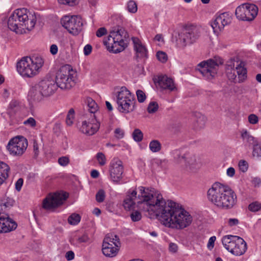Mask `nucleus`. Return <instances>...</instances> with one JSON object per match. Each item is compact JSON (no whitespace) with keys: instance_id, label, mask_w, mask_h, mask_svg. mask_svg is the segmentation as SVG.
<instances>
[{"instance_id":"nucleus-1","label":"nucleus","mask_w":261,"mask_h":261,"mask_svg":"<svg viewBox=\"0 0 261 261\" xmlns=\"http://www.w3.org/2000/svg\"><path fill=\"white\" fill-rule=\"evenodd\" d=\"M156 218L165 226L182 229L189 226L193 221L191 215L178 204L168 201Z\"/></svg>"},{"instance_id":"nucleus-2","label":"nucleus","mask_w":261,"mask_h":261,"mask_svg":"<svg viewBox=\"0 0 261 261\" xmlns=\"http://www.w3.org/2000/svg\"><path fill=\"white\" fill-rule=\"evenodd\" d=\"M208 200L217 207L229 210L236 204L237 198L234 192L228 186L220 182L214 183L207 192Z\"/></svg>"},{"instance_id":"nucleus-3","label":"nucleus","mask_w":261,"mask_h":261,"mask_svg":"<svg viewBox=\"0 0 261 261\" xmlns=\"http://www.w3.org/2000/svg\"><path fill=\"white\" fill-rule=\"evenodd\" d=\"M139 194L138 199L140 200L138 204H143L146 206L144 207V211H146L150 215V218L159 216L162 208L166 205V202L162 198V196L154 194V189L146 188L141 186L138 188Z\"/></svg>"},{"instance_id":"nucleus-4","label":"nucleus","mask_w":261,"mask_h":261,"mask_svg":"<svg viewBox=\"0 0 261 261\" xmlns=\"http://www.w3.org/2000/svg\"><path fill=\"white\" fill-rule=\"evenodd\" d=\"M36 18L25 8L15 10L8 20V28L17 34L32 30L36 24Z\"/></svg>"},{"instance_id":"nucleus-5","label":"nucleus","mask_w":261,"mask_h":261,"mask_svg":"<svg viewBox=\"0 0 261 261\" xmlns=\"http://www.w3.org/2000/svg\"><path fill=\"white\" fill-rule=\"evenodd\" d=\"M129 35L125 30L117 26L110 31L108 37L103 40L107 49L116 54L123 51L127 46Z\"/></svg>"},{"instance_id":"nucleus-6","label":"nucleus","mask_w":261,"mask_h":261,"mask_svg":"<svg viewBox=\"0 0 261 261\" xmlns=\"http://www.w3.org/2000/svg\"><path fill=\"white\" fill-rule=\"evenodd\" d=\"M44 64L40 56L25 57L17 63V70L23 77H32L37 75Z\"/></svg>"},{"instance_id":"nucleus-7","label":"nucleus","mask_w":261,"mask_h":261,"mask_svg":"<svg viewBox=\"0 0 261 261\" xmlns=\"http://www.w3.org/2000/svg\"><path fill=\"white\" fill-rule=\"evenodd\" d=\"M199 36L198 29L193 25L186 26L180 32L175 34L176 44L181 48L194 43Z\"/></svg>"},{"instance_id":"nucleus-8","label":"nucleus","mask_w":261,"mask_h":261,"mask_svg":"<svg viewBox=\"0 0 261 261\" xmlns=\"http://www.w3.org/2000/svg\"><path fill=\"white\" fill-rule=\"evenodd\" d=\"M223 64V60L215 56L199 63L197 69L206 80H211L217 75L219 66Z\"/></svg>"},{"instance_id":"nucleus-9","label":"nucleus","mask_w":261,"mask_h":261,"mask_svg":"<svg viewBox=\"0 0 261 261\" xmlns=\"http://www.w3.org/2000/svg\"><path fill=\"white\" fill-rule=\"evenodd\" d=\"M222 242L226 250L236 256H240L247 250V244L241 237L228 235L222 238Z\"/></svg>"},{"instance_id":"nucleus-10","label":"nucleus","mask_w":261,"mask_h":261,"mask_svg":"<svg viewBox=\"0 0 261 261\" xmlns=\"http://www.w3.org/2000/svg\"><path fill=\"white\" fill-rule=\"evenodd\" d=\"M116 97L119 112L126 114L134 111L136 102L134 96L125 87H122L117 92Z\"/></svg>"},{"instance_id":"nucleus-11","label":"nucleus","mask_w":261,"mask_h":261,"mask_svg":"<svg viewBox=\"0 0 261 261\" xmlns=\"http://www.w3.org/2000/svg\"><path fill=\"white\" fill-rule=\"evenodd\" d=\"M121 243L117 235L108 234L104 238L102 245L103 254L108 257H115L120 249Z\"/></svg>"},{"instance_id":"nucleus-12","label":"nucleus","mask_w":261,"mask_h":261,"mask_svg":"<svg viewBox=\"0 0 261 261\" xmlns=\"http://www.w3.org/2000/svg\"><path fill=\"white\" fill-rule=\"evenodd\" d=\"M258 13L257 7L252 4L245 3L238 6L235 11L237 18L241 20H253Z\"/></svg>"},{"instance_id":"nucleus-13","label":"nucleus","mask_w":261,"mask_h":261,"mask_svg":"<svg viewBox=\"0 0 261 261\" xmlns=\"http://www.w3.org/2000/svg\"><path fill=\"white\" fill-rule=\"evenodd\" d=\"M61 22L62 26L73 35H78L82 30L83 24L80 16H64L61 19Z\"/></svg>"},{"instance_id":"nucleus-14","label":"nucleus","mask_w":261,"mask_h":261,"mask_svg":"<svg viewBox=\"0 0 261 261\" xmlns=\"http://www.w3.org/2000/svg\"><path fill=\"white\" fill-rule=\"evenodd\" d=\"M56 85L62 89H70L75 85L74 76L66 67H62L57 73Z\"/></svg>"},{"instance_id":"nucleus-15","label":"nucleus","mask_w":261,"mask_h":261,"mask_svg":"<svg viewBox=\"0 0 261 261\" xmlns=\"http://www.w3.org/2000/svg\"><path fill=\"white\" fill-rule=\"evenodd\" d=\"M28 145L27 139L23 136H18L9 141L7 148L11 155L21 156L26 150Z\"/></svg>"},{"instance_id":"nucleus-16","label":"nucleus","mask_w":261,"mask_h":261,"mask_svg":"<svg viewBox=\"0 0 261 261\" xmlns=\"http://www.w3.org/2000/svg\"><path fill=\"white\" fill-rule=\"evenodd\" d=\"M68 198L66 193L56 192L49 194L43 201L42 207L43 208L49 210L58 207L62 204L63 201Z\"/></svg>"},{"instance_id":"nucleus-17","label":"nucleus","mask_w":261,"mask_h":261,"mask_svg":"<svg viewBox=\"0 0 261 261\" xmlns=\"http://www.w3.org/2000/svg\"><path fill=\"white\" fill-rule=\"evenodd\" d=\"M100 122L97 120L95 114H91L88 120H84L79 127L80 132L87 136L94 135L99 129Z\"/></svg>"},{"instance_id":"nucleus-18","label":"nucleus","mask_w":261,"mask_h":261,"mask_svg":"<svg viewBox=\"0 0 261 261\" xmlns=\"http://www.w3.org/2000/svg\"><path fill=\"white\" fill-rule=\"evenodd\" d=\"M110 178L114 183L118 184L122 178L123 166L122 162L119 160H113L109 169Z\"/></svg>"},{"instance_id":"nucleus-19","label":"nucleus","mask_w":261,"mask_h":261,"mask_svg":"<svg viewBox=\"0 0 261 261\" xmlns=\"http://www.w3.org/2000/svg\"><path fill=\"white\" fill-rule=\"evenodd\" d=\"M156 84L161 91L172 92L177 91V88L173 80L166 75H159Z\"/></svg>"},{"instance_id":"nucleus-20","label":"nucleus","mask_w":261,"mask_h":261,"mask_svg":"<svg viewBox=\"0 0 261 261\" xmlns=\"http://www.w3.org/2000/svg\"><path fill=\"white\" fill-rule=\"evenodd\" d=\"M231 19L229 14L226 13H223L216 16L214 20L212 22L211 26L214 32L218 33L222 30L224 27L230 23Z\"/></svg>"},{"instance_id":"nucleus-21","label":"nucleus","mask_w":261,"mask_h":261,"mask_svg":"<svg viewBox=\"0 0 261 261\" xmlns=\"http://www.w3.org/2000/svg\"><path fill=\"white\" fill-rule=\"evenodd\" d=\"M17 223L7 214L0 213V233L8 232L16 228Z\"/></svg>"},{"instance_id":"nucleus-22","label":"nucleus","mask_w":261,"mask_h":261,"mask_svg":"<svg viewBox=\"0 0 261 261\" xmlns=\"http://www.w3.org/2000/svg\"><path fill=\"white\" fill-rule=\"evenodd\" d=\"M37 85L38 89L41 91L44 97L50 96L57 89V86L54 81L51 80H42Z\"/></svg>"},{"instance_id":"nucleus-23","label":"nucleus","mask_w":261,"mask_h":261,"mask_svg":"<svg viewBox=\"0 0 261 261\" xmlns=\"http://www.w3.org/2000/svg\"><path fill=\"white\" fill-rule=\"evenodd\" d=\"M22 109V106L20 102L17 100H12L7 109V114L9 116L10 121L12 123L17 122L15 119V115Z\"/></svg>"},{"instance_id":"nucleus-24","label":"nucleus","mask_w":261,"mask_h":261,"mask_svg":"<svg viewBox=\"0 0 261 261\" xmlns=\"http://www.w3.org/2000/svg\"><path fill=\"white\" fill-rule=\"evenodd\" d=\"M132 40L134 44V48L136 51V58H143L147 57V50L145 46L142 44L140 39L137 37H132Z\"/></svg>"},{"instance_id":"nucleus-25","label":"nucleus","mask_w":261,"mask_h":261,"mask_svg":"<svg viewBox=\"0 0 261 261\" xmlns=\"http://www.w3.org/2000/svg\"><path fill=\"white\" fill-rule=\"evenodd\" d=\"M127 193L128 195L123 201V206L126 210L130 211L134 208V199L137 198V192L136 190H133L132 191H129Z\"/></svg>"},{"instance_id":"nucleus-26","label":"nucleus","mask_w":261,"mask_h":261,"mask_svg":"<svg viewBox=\"0 0 261 261\" xmlns=\"http://www.w3.org/2000/svg\"><path fill=\"white\" fill-rule=\"evenodd\" d=\"M241 138L245 145L249 147L253 146L259 141L257 138L252 136L246 129L242 130Z\"/></svg>"},{"instance_id":"nucleus-27","label":"nucleus","mask_w":261,"mask_h":261,"mask_svg":"<svg viewBox=\"0 0 261 261\" xmlns=\"http://www.w3.org/2000/svg\"><path fill=\"white\" fill-rule=\"evenodd\" d=\"M186 160L184 164L186 166H189L191 169L199 168L200 163L197 161L196 156L194 154L186 152Z\"/></svg>"},{"instance_id":"nucleus-28","label":"nucleus","mask_w":261,"mask_h":261,"mask_svg":"<svg viewBox=\"0 0 261 261\" xmlns=\"http://www.w3.org/2000/svg\"><path fill=\"white\" fill-rule=\"evenodd\" d=\"M29 97L33 101H40L43 99L44 96L41 90L38 89L37 85L32 87L29 92Z\"/></svg>"},{"instance_id":"nucleus-29","label":"nucleus","mask_w":261,"mask_h":261,"mask_svg":"<svg viewBox=\"0 0 261 261\" xmlns=\"http://www.w3.org/2000/svg\"><path fill=\"white\" fill-rule=\"evenodd\" d=\"M174 162L178 164H184L186 160V152H184L182 149H174L171 152Z\"/></svg>"},{"instance_id":"nucleus-30","label":"nucleus","mask_w":261,"mask_h":261,"mask_svg":"<svg viewBox=\"0 0 261 261\" xmlns=\"http://www.w3.org/2000/svg\"><path fill=\"white\" fill-rule=\"evenodd\" d=\"M235 70L237 71L238 75V82H243L247 77V71L246 68L244 67V63L241 62L238 65H237Z\"/></svg>"},{"instance_id":"nucleus-31","label":"nucleus","mask_w":261,"mask_h":261,"mask_svg":"<svg viewBox=\"0 0 261 261\" xmlns=\"http://www.w3.org/2000/svg\"><path fill=\"white\" fill-rule=\"evenodd\" d=\"M10 167L6 163L0 161V183L3 182L8 177Z\"/></svg>"},{"instance_id":"nucleus-32","label":"nucleus","mask_w":261,"mask_h":261,"mask_svg":"<svg viewBox=\"0 0 261 261\" xmlns=\"http://www.w3.org/2000/svg\"><path fill=\"white\" fill-rule=\"evenodd\" d=\"M69 242L71 245L78 246L82 243H86L90 242V238L86 233H84L81 236H79L76 240L74 239H70Z\"/></svg>"},{"instance_id":"nucleus-33","label":"nucleus","mask_w":261,"mask_h":261,"mask_svg":"<svg viewBox=\"0 0 261 261\" xmlns=\"http://www.w3.org/2000/svg\"><path fill=\"white\" fill-rule=\"evenodd\" d=\"M86 109L90 113V115L95 114L98 110V105L95 101L91 98L88 97L86 99Z\"/></svg>"},{"instance_id":"nucleus-34","label":"nucleus","mask_w":261,"mask_h":261,"mask_svg":"<svg viewBox=\"0 0 261 261\" xmlns=\"http://www.w3.org/2000/svg\"><path fill=\"white\" fill-rule=\"evenodd\" d=\"M234 65L227 64L226 67V72L227 77L229 80L234 83L237 82V75L236 74V70L234 69Z\"/></svg>"},{"instance_id":"nucleus-35","label":"nucleus","mask_w":261,"mask_h":261,"mask_svg":"<svg viewBox=\"0 0 261 261\" xmlns=\"http://www.w3.org/2000/svg\"><path fill=\"white\" fill-rule=\"evenodd\" d=\"M149 147L152 152H158L161 150L162 145L159 141L153 140L150 142Z\"/></svg>"},{"instance_id":"nucleus-36","label":"nucleus","mask_w":261,"mask_h":261,"mask_svg":"<svg viewBox=\"0 0 261 261\" xmlns=\"http://www.w3.org/2000/svg\"><path fill=\"white\" fill-rule=\"evenodd\" d=\"M252 155L257 159L261 158V141H258L252 146Z\"/></svg>"},{"instance_id":"nucleus-37","label":"nucleus","mask_w":261,"mask_h":261,"mask_svg":"<svg viewBox=\"0 0 261 261\" xmlns=\"http://www.w3.org/2000/svg\"><path fill=\"white\" fill-rule=\"evenodd\" d=\"M81 218L79 214L73 213L68 217V222L71 225H76L80 222Z\"/></svg>"},{"instance_id":"nucleus-38","label":"nucleus","mask_w":261,"mask_h":261,"mask_svg":"<svg viewBox=\"0 0 261 261\" xmlns=\"http://www.w3.org/2000/svg\"><path fill=\"white\" fill-rule=\"evenodd\" d=\"M132 135L134 140L136 142H140L143 139V134L139 129H135L134 130Z\"/></svg>"},{"instance_id":"nucleus-39","label":"nucleus","mask_w":261,"mask_h":261,"mask_svg":"<svg viewBox=\"0 0 261 261\" xmlns=\"http://www.w3.org/2000/svg\"><path fill=\"white\" fill-rule=\"evenodd\" d=\"M248 209L253 212H257L261 209V204L257 201L253 202L248 205Z\"/></svg>"},{"instance_id":"nucleus-40","label":"nucleus","mask_w":261,"mask_h":261,"mask_svg":"<svg viewBox=\"0 0 261 261\" xmlns=\"http://www.w3.org/2000/svg\"><path fill=\"white\" fill-rule=\"evenodd\" d=\"M159 109V105L155 101H151L148 105L147 108L148 112L150 114L155 113Z\"/></svg>"},{"instance_id":"nucleus-41","label":"nucleus","mask_w":261,"mask_h":261,"mask_svg":"<svg viewBox=\"0 0 261 261\" xmlns=\"http://www.w3.org/2000/svg\"><path fill=\"white\" fill-rule=\"evenodd\" d=\"M106 193L103 189H100L96 194V200L98 202H102L104 201Z\"/></svg>"},{"instance_id":"nucleus-42","label":"nucleus","mask_w":261,"mask_h":261,"mask_svg":"<svg viewBox=\"0 0 261 261\" xmlns=\"http://www.w3.org/2000/svg\"><path fill=\"white\" fill-rule=\"evenodd\" d=\"M60 4L68 5L70 7L74 6L79 4V0H58Z\"/></svg>"},{"instance_id":"nucleus-43","label":"nucleus","mask_w":261,"mask_h":261,"mask_svg":"<svg viewBox=\"0 0 261 261\" xmlns=\"http://www.w3.org/2000/svg\"><path fill=\"white\" fill-rule=\"evenodd\" d=\"M156 56L157 59L162 63H165L168 59L167 55L164 51H159L156 53Z\"/></svg>"},{"instance_id":"nucleus-44","label":"nucleus","mask_w":261,"mask_h":261,"mask_svg":"<svg viewBox=\"0 0 261 261\" xmlns=\"http://www.w3.org/2000/svg\"><path fill=\"white\" fill-rule=\"evenodd\" d=\"M130 218L133 222L139 221L141 219L142 215L140 212L135 211L132 212L130 215Z\"/></svg>"},{"instance_id":"nucleus-45","label":"nucleus","mask_w":261,"mask_h":261,"mask_svg":"<svg viewBox=\"0 0 261 261\" xmlns=\"http://www.w3.org/2000/svg\"><path fill=\"white\" fill-rule=\"evenodd\" d=\"M96 159L100 166H103L106 163V158L102 152H98L96 155Z\"/></svg>"},{"instance_id":"nucleus-46","label":"nucleus","mask_w":261,"mask_h":261,"mask_svg":"<svg viewBox=\"0 0 261 261\" xmlns=\"http://www.w3.org/2000/svg\"><path fill=\"white\" fill-rule=\"evenodd\" d=\"M127 10L130 13H136L137 11V6L133 1H130L127 4Z\"/></svg>"},{"instance_id":"nucleus-47","label":"nucleus","mask_w":261,"mask_h":261,"mask_svg":"<svg viewBox=\"0 0 261 261\" xmlns=\"http://www.w3.org/2000/svg\"><path fill=\"white\" fill-rule=\"evenodd\" d=\"M238 165L240 170L243 172H245L248 170V163L245 160H241L239 162Z\"/></svg>"},{"instance_id":"nucleus-48","label":"nucleus","mask_w":261,"mask_h":261,"mask_svg":"<svg viewBox=\"0 0 261 261\" xmlns=\"http://www.w3.org/2000/svg\"><path fill=\"white\" fill-rule=\"evenodd\" d=\"M138 100L139 102H143L146 99V95L144 92L141 90H138L136 92Z\"/></svg>"},{"instance_id":"nucleus-49","label":"nucleus","mask_w":261,"mask_h":261,"mask_svg":"<svg viewBox=\"0 0 261 261\" xmlns=\"http://www.w3.org/2000/svg\"><path fill=\"white\" fill-rule=\"evenodd\" d=\"M69 163V159L67 156H63L58 159V163L62 166H66Z\"/></svg>"},{"instance_id":"nucleus-50","label":"nucleus","mask_w":261,"mask_h":261,"mask_svg":"<svg viewBox=\"0 0 261 261\" xmlns=\"http://www.w3.org/2000/svg\"><path fill=\"white\" fill-rule=\"evenodd\" d=\"M23 124L32 127L36 126V121L33 117H30L23 122Z\"/></svg>"},{"instance_id":"nucleus-51","label":"nucleus","mask_w":261,"mask_h":261,"mask_svg":"<svg viewBox=\"0 0 261 261\" xmlns=\"http://www.w3.org/2000/svg\"><path fill=\"white\" fill-rule=\"evenodd\" d=\"M14 200L10 198L7 197L4 201V202L2 203V204L5 206L6 208H9L12 206L14 203Z\"/></svg>"},{"instance_id":"nucleus-52","label":"nucleus","mask_w":261,"mask_h":261,"mask_svg":"<svg viewBox=\"0 0 261 261\" xmlns=\"http://www.w3.org/2000/svg\"><path fill=\"white\" fill-rule=\"evenodd\" d=\"M205 122H206V118L204 116H203L202 115H200V116L199 117V118L197 120V123L198 124V125L200 128L203 127L204 126V125H205Z\"/></svg>"},{"instance_id":"nucleus-53","label":"nucleus","mask_w":261,"mask_h":261,"mask_svg":"<svg viewBox=\"0 0 261 261\" xmlns=\"http://www.w3.org/2000/svg\"><path fill=\"white\" fill-rule=\"evenodd\" d=\"M114 133L115 134V137L118 139H122L123 138L124 135V132L123 130L120 128H116L114 131Z\"/></svg>"},{"instance_id":"nucleus-54","label":"nucleus","mask_w":261,"mask_h":261,"mask_svg":"<svg viewBox=\"0 0 261 261\" xmlns=\"http://www.w3.org/2000/svg\"><path fill=\"white\" fill-rule=\"evenodd\" d=\"M248 121L251 124H256L258 121V117L255 114H250L248 116Z\"/></svg>"},{"instance_id":"nucleus-55","label":"nucleus","mask_w":261,"mask_h":261,"mask_svg":"<svg viewBox=\"0 0 261 261\" xmlns=\"http://www.w3.org/2000/svg\"><path fill=\"white\" fill-rule=\"evenodd\" d=\"M107 33L105 28H100L96 32V35L98 37H101Z\"/></svg>"},{"instance_id":"nucleus-56","label":"nucleus","mask_w":261,"mask_h":261,"mask_svg":"<svg viewBox=\"0 0 261 261\" xmlns=\"http://www.w3.org/2000/svg\"><path fill=\"white\" fill-rule=\"evenodd\" d=\"M23 180L22 178H19L15 183V189L17 191H20L23 185Z\"/></svg>"},{"instance_id":"nucleus-57","label":"nucleus","mask_w":261,"mask_h":261,"mask_svg":"<svg viewBox=\"0 0 261 261\" xmlns=\"http://www.w3.org/2000/svg\"><path fill=\"white\" fill-rule=\"evenodd\" d=\"M216 237L215 236L211 237L209 239L207 246L210 249H211L214 247V243H215V241H216Z\"/></svg>"},{"instance_id":"nucleus-58","label":"nucleus","mask_w":261,"mask_h":261,"mask_svg":"<svg viewBox=\"0 0 261 261\" xmlns=\"http://www.w3.org/2000/svg\"><path fill=\"white\" fill-rule=\"evenodd\" d=\"M92 49V47L90 44H87L84 48V53L85 56L89 55Z\"/></svg>"},{"instance_id":"nucleus-59","label":"nucleus","mask_w":261,"mask_h":261,"mask_svg":"<svg viewBox=\"0 0 261 261\" xmlns=\"http://www.w3.org/2000/svg\"><path fill=\"white\" fill-rule=\"evenodd\" d=\"M65 257L68 260H72L74 258V253L72 251H68L66 252Z\"/></svg>"},{"instance_id":"nucleus-60","label":"nucleus","mask_w":261,"mask_h":261,"mask_svg":"<svg viewBox=\"0 0 261 261\" xmlns=\"http://www.w3.org/2000/svg\"><path fill=\"white\" fill-rule=\"evenodd\" d=\"M58 48L57 45L52 44L50 47V52L53 55H55L57 54Z\"/></svg>"},{"instance_id":"nucleus-61","label":"nucleus","mask_w":261,"mask_h":261,"mask_svg":"<svg viewBox=\"0 0 261 261\" xmlns=\"http://www.w3.org/2000/svg\"><path fill=\"white\" fill-rule=\"evenodd\" d=\"M228 223L230 226H233L239 223V220L236 218H231L228 220Z\"/></svg>"},{"instance_id":"nucleus-62","label":"nucleus","mask_w":261,"mask_h":261,"mask_svg":"<svg viewBox=\"0 0 261 261\" xmlns=\"http://www.w3.org/2000/svg\"><path fill=\"white\" fill-rule=\"evenodd\" d=\"M235 174V170L233 167H229L227 170V175L229 177H233Z\"/></svg>"},{"instance_id":"nucleus-63","label":"nucleus","mask_w":261,"mask_h":261,"mask_svg":"<svg viewBox=\"0 0 261 261\" xmlns=\"http://www.w3.org/2000/svg\"><path fill=\"white\" fill-rule=\"evenodd\" d=\"M74 119V116L72 115V117L71 116H69V115H67L66 117V123L68 125L70 126L73 124V120Z\"/></svg>"},{"instance_id":"nucleus-64","label":"nucleus","mask_w":261,"mask_h":261,"mask_svg":"<svg viewBox=\"0 0 261 261\" xmlns=\"http://www.w3.org/2000/svg\"><path fill=\"white\" fill-rule=\"evenodd\" d=\"M33 150L34 152V155L35 157H37L39 154V148L38 144L36 142H34Z\"/></svg>"}]
</instances>
